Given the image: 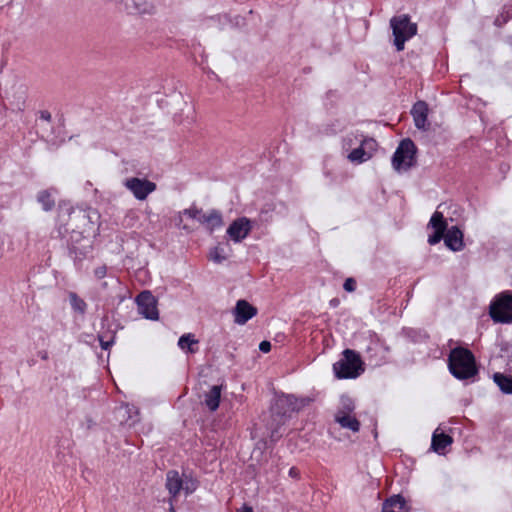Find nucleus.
<instances>
[{
	"label": "nucleus",
	"instance_id": "obj_20",
	"mask_svg": "<svg viewBox=\"0 0 512 512\" xmlns=\"http://www.w3.org/2000/svg\"><path fill=\"white\" fill-rule=\"evenodd\" d=\"M453 443L451 435L436 429L432 434L431 450L439 455H444L446 448Z\"/></svg>",
	"mask_w": 512,
	"mask_h": 512
},
{
	"label": "nucleus",
	"instance_id": "obj_22",
	"mask_svg": "<svg viewBox=\"0 0 512 512\" xmlns=\"http://www.w3.org/2000/svg\"><path fill=\"white\" fill-rule=\"evenodd\" d=\"M222 385H213L210 390L205 393L204 404L210 412H215L221 402Z\"/></svg>",
	"mask_w": 512,
	"mask_h": 512
},
{
	"label": "nucleus",
	"instance_id": "obj_6",
	"mask_svg": "<svg viewBox=\"0 0 512 512\" xmlns=\"http://www.w3.org/2000/svg\"><path fill=\"white\" fill-rule=\"evenodd\" d=\"M418 148L410 138H404L400 141L398 147L392 155L391 162L394 170H409L417 164Z\"/></svg>",
	"mask_w": 512,
	"mask_h": 512
},
{
	"label": "nucleus",
	"instance_id": "obj_12",
	"mask_svg": "<svg viewBox=\"0 0 512 512\" xmlns=\"http://www.w3.org/2000/svg\"><path fill=\"white\" fill-rule=\"evenodd\" d=\"M390 352V347L384 340L376 337L370 341L366 348V357L370 364L380 366L386 362L387 354Z\"/></svg>",
	"mask_w": 512,
	"mask_h": 512
},
{
	"label": "nucleus",
	"instance_id": "obj_36",
	"mask_svg": "<svg viewBox=\"0 0 512 512\" xmlns=\"http://www.w3.org/2000/svg\"><path fill=\"white\" fill-rule=\"evenodd\" d=\"M500 350L505 353L507 357L506 372L512 373V344L507 342L503 343Z\"/></svg>",
	"mask_w": 512,
	"mask_h": 512
},
{
	"label": "nucleus",
	"instance_id": "obj_52",
	"mask_svg": "<svg viewBox=\"0 0 512 512\" xmlns=\"http://www.w3.org/2000/svg\"><path fill=\"white\" fill-rule=\"evenodd\" d=\"M183 230L189 231V227L187 225L182 226Z\"/></svg>",
	"mask_w": 512,
	"mask_h": 512
},
{
	"label": "nucleus",
	"instance_id": "obj_14",
	"mask_svg": "<svg viewBox=\"0 0 512 512\" xmlns=\"http://www.w3.org/2000/svg\"><path fill=\"white\" fill-rule=\"evenodd\" d=\"M427 227L433 229V232L428 236V243L432 246L440 243L449 229L446 218L439 211L433 213Z\"/></svg>",
	"mask_w": 512,
	"mask_h": 512
},
{
	"label": "nucleus",
	"instance_id": "obj_53",
	"mask_svg": "<svg viewBox=\"0 0 512 512\" xmlns=\"http://www.w3.org/2000/svg\"><path fill=\"white\" fill-rule=\"evenodd\" d=\"M263 449H265L267 447V442L266 441H263Z\"/></svg>",
	"mask_w": 512,
	"mask_h": 512
},
{
	"label": "nucleus",
	"instance_id": "obj_11",
	"mask_svg": "<svg viewBox=\"0 0 512 512\" xmlns=\"http://www.w3.org/2000/svg\"><path fill=\"white\" fill-rule=\"evenodd\" d=\"M123 184L139 201L146 200L157 189L156 183L147 178L130 177Z\"/></svg>",
	"mask_w": 512,
	"mask_h": 512
},
{
	"label": "nucleus",
	"instance_id": "obj_49",
	"mask_svg": "<svg viewBox=\"0 0 512 512\" xmlns=\"http://www.w3.org/2000/svg\"><path fill=\"white\" fill-rule=\"evenodd\" d=\"M331 307H337L340 304V300L338 298H333L329 302Z\"/></svg>",
	"mask_w": 512,
	"mask_h": 512
},
{
	"label": "nucleus",
	"instance_id": "obj_45",
	"mask_svg": "<svg viewBox=\"0 0 512 512\" xmlns=\"http://www.w3.org/2000/svg\"><path fill=\"white\" fill-rule=\"evenodd\" d=\"M288 474L293 479H296V480L300 479V470L295 466H293L289 469Z\"/></svg>",
	"mask_w": 512,
	"mask_h": 512
},
{
	"label": "nucleus",
	"instance_id": "obj_47",
	"mask_svg": "<svg viewBox=\"0 0 512 512\" xmlns=\"http://www.w3.org/2000/svg\"><path fill=\"white\" fill-rule=\"evenodd\" d=\"M183 216H185L183 213H181V211L178 213V216L176 217L175 219V225L180 227L182 221H183Z\"/></svg>",
	"mask_w": 512,
	"mask_h": 512
},
{
	"label": "nucleus",
	"instance_id": "obj_26",
	"mask_svg": "<svg viewBox=\"0 0 512 512\" xmlns=\"http://www.w3.org/2000/svg\"><path fill=\"white\" fill-rule=\"evenodd\" d=\"M258 465L260 468H262L263 475H265L268 479L271 478L272 480H275L278 477V464L269 463L268 457H262L261 459H258Z\"/></svg>",
	"mask_w": 512,
	"mask_h": 512
},
{
	"label": "nucleus",
	"instance_id": "obj_1",
	"mask_svg": "<svg viewBox=\"0 0 512 512\" xmlns=\"http://www.w3.org/2000/svg\"><path fill=\"white\" fill-rule=\"evenodd\" d=\"M57 210L58 221L60 222L59 237H63L64 233L68 231L66 225L71 219L77 222L75 230L93 237L99 234L101 215L97 209L92 207L74 208L69 200H60Z\"/></svg>",
	"mask_w": 512,
	"mask_h": 512
},
{
	"label": "nucleus",
	"instance_id": "obj_46",
	"mask_svg": "<svg viewBox=\"0 0 512 512\" xmlns=\"http://www.w3.org/2000/svg\"><path fill=\"white\" fill-rule=\"evenodd\" d=\"M175 501H176V498H168V503H169L168 512H177V510L174 506Z\"/></svg>",
	"mask_w": 512,
	"mask_h": 512
},
{
	"label": "nucleus",
	"instance_id": "obj_17",
	"mask_svg": "<svg viewBox=\"0 0 512 512\" xmlns=\"http://www.w3.org/2000/svg\"><path fill=\"white\" fill-rule=\"evenodd\" d=\"M442 240H444L445 246L453 252L462 251L465 247L463 231L457 225L451 226Z\"/></svg>",
	"mask_w": 512,
	"mask_h": 512
},
{
	"label": "nucleus",
	"instance_id": "obj_27",
	"mask_svg": "<svg viewBox=\"0 0 512 512\" xmlns=\"http://www.w3.org/2000/svg\"><path fill=\"white\" fill-rule=\"evenodd\" d=\"M68 297L72 310L75 313L84 316L87 311V303L85 300L82 299L76 292H69Z\"/></svg>",
	"mask_w": 512,
	"mask_h": 512
},
{
	"label": "nucleus",
	"instance_id": "obj_50",
	"mask_svg": "<svg viewBox=\"0 0 512 512\" xmlns=\"http://www.w3.org/2000/svg\"><path fill=\"white\" fill-rule=\"evenodd\" d=\"M336 94V91L335 90H329L327 93H326V96L327 97H332Z\"/></svg>",
	"mask_w": 512,
	"mask_h": 512
},
{
	"label": "nucleus",
	"instance_id": "obj_19",
	"mask_svg": "<svg viewBox=\"0 0 512 512\" xmlns=\"http://www.w3.org/2000/svg\"><path fill=\"white\" fill-rule=\"evenodd\" d=\"M58 194L59 190L52 186L47 189L40 190L36 195V200L41 205L43 211L50 212L56 206V197Z\"/></svg>",
	"mask_w": 512,
	"mask_h": 512
},
{
	"label": "nucleus",
	"instance_id": "obj_35",
	"mask_svg": "<svg viewBox=\"0 0 512 512\" xmlns=\"http://www.w3.org/2000/svg\"><path fill=\"white\" fill-rule=\"evenodd\" d=\"M361 145L365 149L366 153H368L370 159L373 154L377 151L378 143L374 138L366 137L361 141Z\"/></svg>",
	"mask_w": 512,
	"mask_h": 512
},
{
	"label": "nucleus",
	"instance_id": "obj_32",
	"mask_svg": "<svg viewBox=\"0 0 512 512\" xmlns=\"http://www.w3.org/2000/svg\"><path fill=\"white\" fill-rule=\"evenodd\" d=\"M119 326H117L114 331H111V334H110V337L108 340H105L106 338V334L104 332H99L97 334V339L99 341V344H100V347L101 349L103 350H109L113 344L115 343V339H116V333H117V329H118Z\"/></svg>",
	"mask_w": 512,
	"mask_h": 512
},
{
	"label": "nucleus",
	"instance_id": "obj_7",
	"mask_svg": "<svg viewBox=\"0 0 512 512\" xmlns=\"http://www.w3.org/2000/svg\"><path fill=\"white\" fill-rule=\"evenodd\" d=\"M489 316L494 323H512V291L496 295L489 305Z\"/></svg>",
	"mask_w": 512,
	"mask_h": 512
},
{
	"label": "nucleus",
	"instance_id": "obj_5",
	"mask_svg": "<svg viewBox=\"0 0 512 512\" xmlns=\"http://www.w3.org/2000/svg\"><path fill=\"white\" fill-rule=\"evenodd\" d=\"M390 27L394 36L393 45L398 52L404 50L405 42L414 37L418 31L417 24L411 22V17L408 14L392 17Z\"/></svg>",
	"mask_w": 512,
	"mask_h": 512
},
{
	"label": "nucleus",
	"instance_id": "obj_24",
	"mask_svg": "<svg viewBox=\"0 0 512 512\" xmlns=\"http://www.w3.org/2000/svg\"><path fill=\"white\" fill-rule=\"evenodd\" d=\"M494 383L503 394L512 395V374L509 372H495L492 376Z\"/></svg>",
	"mask_w": 512,
	"mask_h": 512
},
{
	"label": "nucleus",
	"instance_id": "obj_44",
	"mask_svg": "<svg viewBox=\"0 0 512 512\" xmlns=\"http://www.w3.org/2000/svg\"><path fill=\"white\" fill-rule=\"evenodd\" d=\"M38 114L41 120L46 121L49 124L52 122V115L48 110H41L38 112Z\"/></svg>",
	"mask_w": 512,
	"mask_h": 512
},
{
	"label": "nucleus",
	"instance_id": "obj_31",
	"mask_svg": "<svg viewBox=\"0 0 512 512\" xmlns=\"http://www.w3.org/2000/svg\"><path fill=\"white\" fill-rule=\"evenodd\" d=\"M348 159L352 162V163H355V164H361L363 162H366L370 159L368 153H366L365 149L363 148V146L360 144L359 147L353 149L349 154H348Z\"/></svg>",
	"mask_w": 512,
	"mask_h": 512
},
{
	"label": "nucleus",
	"instance_id": "obj_28",
	"mask_svg": "<svg viewBox=\"0 0 512 512\" xmlns=\"http://www.w3.org/2000/svg\"><path fill=\"white\" fill-rule=\"evenodd\" d=\"M289 399L292 402V410L294 412H300L315 401L313 396H296L294 394H289Z\"/></svg>",
	"mask_w": 512,
	"mask_h": 512
},
{
	"label": "nucleus",
	"instance_id": "obj_39",
	"mask_svg": "<svg viewBox=\"0 0 512 512\" xmlns=\"http://www.w3.org/2000/svg\"><path fill=\"white\" fill-rule=\"evenodd\" d=\"M357 282L353 277H348L343 283V289L346 292L352 293L356 290Z\"/></svg>",
	"mask_w": 512,
	"mask_h": 512
},
{
	"label": "nucleus",
	"instance_id": "obj_55",
	"mask_svg": "<svg viewBox=\"0 0 512 512\" xmlns=\"http://www.w3.org/2000/svg\"><path fill=\"white\" fill-rule=\"evenodd\" d=\"M372 354L381 355V354H380V351H372Z\"/></svg>",
	"mask_w": 512,
	"mask_h": 512
},
{
	"label": "nucleus",
	"instance_id": "obj_38",
	"mask_svg": "<svg viewBox=\"0 0 512 512\" xmlns=\"http://www.w3.org/2000/svg\"><path fill=\"white\" fill-rule=\"evenodd\" d=\"M198 484L199 483L197 480L191 478L190 480L185 482V485L183 484L182 490L185 491L186 495H190L197 489Z\"/></svg>",
	"mask_w": 512,
	"mask_h": 512
},
{
	"label": "nucleus",
	"instance_id": "obj_29",
	"mask_svg": "<svg viewBox=\"0 0 512 512\" xmlns=\"http://www.w3.org/2000/svg\"><path fill=\"white\" fill-rule=\"evenodd\" d=\"M512 19V1L504 4L500 14L495 18L494 25L496 27H503Z\"/></svg>",
	"mask_w": 512,
	"mask_h": 512
},
{
	"label": "nucleus",
	"instance_id": "obj_21",
	"mask_svg": "<svg viewBox=\"0 0 512 512\" xmlns=\"http://www.w3.org/2000/svg\"><path fill=\"white\" fill-rule=\"evenodd\" d=\"M166 489L169 492V498H176L183 488V480L180 477L178 471L169 470L166 474Z\"/></svg>",
	"mask_w": 512,
	"mask_h": 512
},
{
	"label": "nucleus",
	"instance_id": "obj_2",
	"mask_svg": "<svg viewBox=\"0 0 512 512\" xmlns=\"http://www.w3.org/2000/svg\"><path fill=\"white\" fill-rule=\"evenodd\" d=\"M449 372L458 380L474 382L479 374V365L473 352L465 346L450 350L447 359Z\"/></svg>",
	"mask_w": 512,
	"mask_h": 512
},
{
	"label": "nucleus",
	"instance_id": "obj_10",
	"mask_svg": "<svg viewBox=\"0 0 512 512\" xmlns=\"http://www.w3.org/2000/svg\"><path fill=\"white\" fill-rule=\"evenodd\" d=\"M135 302L138 307L139 313L148 320L156 321L159 319V311L157 308V299L149 290L140 292Z\"/></svg>",
	"mask_w": 512,
	"mask_h": 512
},
{
	"label": "nucleus",
	"instance_id": "obj_13",
	"mask_svg": "<svg viewBox=\"0 0 512 512\" xmlns=\"http://www.w3.org/2000/svg\"><path fill=\"white\" fill-rule=\"evenodd\" d=\"M252 228V221L243 216L233 220L228 226L226 233L232 241L239 243L251 233Z\"/></svg>",
	"mask_w": 512,
	"mask_h": 512
},
{
	"label": "nucleus",
	"instance_id": "obj_54",
	"mask_svg": "<svg viewBox=\"0 0 512 512\" xmlns=\"http://www.w3.org/2000/svg\"><path fill=\"white\" fill-rule=\"evenodd\" d=\"M86 185H87V187H90V186H92V183L90 181H87Z\"/></svg>",
	"mask_w": 512,
	"mask_h": 512
},
{
	"label": "nucleus",
	"instance_id": "obj_4",
	"mask_svg": "<svg viewBox=\"0 0 512 512\" xmlns=\"http://www.w3.org/2000/svg\"><path fill=\"white\" fill-rule=\"evenodd\" d=\"M341 355L333 364L334 376L337 379H356L364 373L365 363L357 351L347 348Z\"/></svg>",
	"mask_w": 512,
	"mask_h": 512
},
{
	"label": "nucleus",
	"instance_id": "obj_41",
	"mask_svg": "<svg viewBox=\"0 0 512 512\" xmlns=\"http://www.w3.org/2000/svg\"><path fill=\"white\" fill-rule=\"evenodd\" d=\"M106 274H107V266L106 265L99 266L94 270V275L97 279L104 278L106 276Z\"/></svg>",
	"mask_w": 512,
	"mask_h": 512
},
{
	"label": "nucleus",
	"instance_id": "obj_40",
	"mask_svg": "<svg viewBox=\"0 0 512 512\" xmlns=\"http://www.w3.org/2000/svg\"><path fill=\"white\" fill-rule=\"evenodd\" d=\"M111 331H114V329L111 328V324L109 322V317L107 314H105L101 318V331L100 332H104L107 335V334H111Z\"/></svg>",
	"mask_w": 512,
	"mask_h": 512
},
{
	"label": "nucleus",
	"instance_id": "obj_3",
	"mask_svg": "<svg viewBox=\"0 0 512 512\" xmlns=\"http://www.w3.org/2000/svg\"><path fill=\"white\" fill-rule=\"evenodd\" d=\"M90 235L84 232L72 230L69 239L67 240V254L72 259L75 268L81 271L84 261L93 258V242Z\"/></svg>",
	"mask_w": 512,
	"mask_h": 512
},
{
	"label": "nucleus",
	"instance_id": "obj_16",
	"mask_svg": "<svg viewBox=\"0 0 512 512\" xmlns=\"http://www.w3.org/2000/svg\"><path fill=\"white\" fill-rule=\"evenodd\" d=\"M428 104L419 100L412 106L411 115L414 120V125L417 129L428 131L430 129V122L428 121Z\"/></svg>",
	"mask_w": 512,
	"mask_h": 512
},
{
	"label": "nucleus",
	"instance_id": "obj_43",
	"mask_svg": "<svg viewBox=\"0 0 512 512\" xmlns=\"http://www.w3.org/2000/svg\"><path fill=\"white\" fill-rule=\"evenodd\" d=\"M272 349V345L270 343V341L268 340H263L260 342L259 344V350L262 352V353H269Z\"/></svg>",
	"mask_w": 512,
	"mask_h": 512
},
{
	"label": "nucleus",
	"instance_id": "obj_37",
	"mask_svg": "<svg viewBox=\"0 0 512 512\" xmlns=\"http://www.w3.org/2000/svg\"><path fill=\"white\" fill-rule=\"evenodd\" d=\"M281 427L282 426L277 425V421L271 420V423L269 424L271 442L275 443L282 437V433L280 432Z\"/></svg>",
	"mask_w": 512,
	"mask_h": 512
},
{
	"label": "nucleus",
	"instance_id": "obj_33",
	"mask_svg": "<svg viewBox=\"0 0 512 512\" xmlns=\"http://www.w3.org/2000/svg\"><path fill=\"white\" fill-rule=\"evenodd\" d=\"M355 409L354 400L349 396L341 397V408L336 412L335 415H347L352 414Z\"/></svg>",
	"mask_w": 512,
	"mask_h": 512
},
{
	"label": "nucleus",
	"instance_id": "obj_18",
	"mask_svg": "<svg viewBox=\"0 0 512 512\" xmlns=\"http://www.w3.org/2000/svg\"><path fill=\"white\" fill-rule=\"evenodd\" d=\"M381 512H412V507L402 494H393L383 501Z\"/></svg>",
	"mask_w": 512,
	"mask_h": 512
},
{
	"label": "nucleus",
	"instance_id": "obj_8",
	"mask_svg": "<svg viewBox=\"0 0 512 512\" xmlns=\"http://www.w3.org/2000/svg\"><path fill=\"white\" fill-rule=\"evenodd\" d=\"M181 213L190 219L197 220L210 234H212L215 229L224 225L223 215L217 209H211L208 213H203V210L193 203L189 208L182 210Z\"/></svg>",
	"mask_w": 512,
	"mask_h": 512
},
{
	"label": "nucleus",
	"instance_id": "obj_23",
	"mask_svg": "<svg viewBox=\"0 0 512 512\" xmlns=\"http://www.w3.org/2000/svg\"><path fill=\"white\" fill-rule=\"evenodd\" d=\"M401 335L414 344L427 342L430 338L427 331L422 328L403 327Z\"/></svg>",
	"mask_w": 512,
	"mask_h": 512
},
{
	"label": "nucleus",
	"instance_id": "obj_42",
	"mask_svg": "<svg viewBox=\"0 0 512 512\" xmlns=\"http://www.w3.org/2000/svg\"><path fill=\"white\" fill-rule=\"evenodd\" d=\"M247 469L250 473H252L253 478H256L260 473H262V468H260L258 462L256 464L248 465Z\"/></svg>",
	"mask_w": 512,
	"mask_h": 512
},
{
	"label": "nucleus",
	"instance_id": "obj_30",
	"mask_svg": "<svg viewBox=\"0 0 512 512\" xmlns=\"http://www.w3.org/2000/svg\"><path fill=\"white\" fill-rule=\"evenodd\" d=\"M198 340L195 339V336L191 333L183 334L178 340V346L187 350L189 353H195L196 349L193 348V345L197 344Z\"/></svg>",
	"mask_w": 512,
	"mask_h": 512
},
{
	"label": "nucleus",
	"instance_id": "obj_34",
	"mask_svg": "<svg viewBox=\"0 0 512 512\" xmlns=\"http://www.w3.org/2000/svg\"><path fill=\"white\" fill-rule=\"evenodd\" d=\"M227 258V255L224 254V249L220 246L212 248L209 252V259L217 264L223 263Z\"/></svg>",
	"mask_w": 512,
	"mask_h": 512
},
{
	"label": "nucleus",
	"instance_id": "obj_15",
	"mask_svg": "<svg viewBox=\"0 0 512 512\" xmlns=\"http://www.w3.org/2000/svg\"><path fill=\"white\" fill-rule=\"evenodd\" d=\"M232 313L234 315V322L238 325H244L258 314V309L247 300L239 299Z\"/></svg>",
	"mask_w": 512,
	"mask_h": 512
},
{
	"label": "nucleus",
	"instance_id": "obj_48",
	"mask_svg": "<svg viewBox=\"0 0 512 512\" xmlns=\"http://www.w3.org/2000/svg\"><path fill=\"white\" fill-rule=\"evenodd\" d=\"M38 356L42 359V360H48L49 358V355H48V352L46 350H41L38 352Z\"/></svg>",
	"mask_w": 512,
	"mask_h": 512
},
{
	"label": "nucleus",
	"instance_id": "obj_9",
	"mask_svg": "<svg viewBox=\"0 0 512 512\" xmlns=\"http://www.w3.org/2000/svg\"><path fill=\"white\" fill-rule=\"evenodd\" d=\"M293 412L289 394L283 392L276 394L270 406L271 420L277 421L278 426H283L291 418Z\"/></svg>",
	"mask_w": 512,
	"mask_h": 512
},
{
	"label": "nucleus",
	"instance_id": "obj_25",
	"mask_svg": "<svg viewBox=\"0 0 512 512\" xmlns=\"http://www.w3.org/2000/svg\"><path fill=\"white\" fill-rule=\"evenodd\" d=\"M335 422H337L342 428L349 429L352 432H359L361 423L352 414L347 415H335Z\"/></svg>",
	"mask_w": 512,
	"mask_h": 512
},
{
	"label": "nucleus",
	"instance_id": "obj_51",
	"mask_svg": "<svg viewBox=\"0 0 512 512\" xmlns=\"http://www.w3.org/2000/svg\"><path fill=\"white\" fill-rule=\"evenodd\" d=\"M87 422H88V427L90 428L92 425H94V422L92 421L91 418H88L87 419Z\"/></svg>",
	"mask_w": 512,
	"mask_h": 512
}]
</instances>
